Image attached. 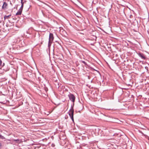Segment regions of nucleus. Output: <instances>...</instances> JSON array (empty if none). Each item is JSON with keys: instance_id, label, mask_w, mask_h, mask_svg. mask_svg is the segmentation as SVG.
Masks as SVG:
<instances>
[{"instance_id": "f257e3e1", "label": "nucleus", "mask_w": 149, "mask_h": 149, "mask_svg": "<svg viewBox=\"0 0 149 149\" xmlns=\"http://www.w3.org/2000/svg\"><path fill=\"white\" fill-rule=\"evenodd\" d=\"M1 87L2 88V90L0 91V92L2 93L3 95H6L8 91L6 88L4 87L2 85L1 86Z\"/></svg>"}, {"instance_id": "9b49d317", "label": "nucleus", "mask_w": 149, "mask_h": 149, "mask_svg": "<svg viewBox=\"0 0 149 149\" xmlns=\"http://www.w3.org/2000/svg\"><path fill=\"white\" fill-rule=\"evenodd\" d=\"M80 62L81 63H83L85 65H88L87 63L85 61L82 60H80Z\"/></svg>"}, {"instance_id": "72a5a7b5", "label": "nucleus", "mask_w": 149, "mask_h": 149, "mask_svg": "<svg viewBox=\"0 0 149 149\" xmlns=\"http://www.w3.org/2000/svg\"><path fill=\"white\" fill-rule=\"evenodd\" d=\"M8 141H10V140H8Z\"/></svg>"}, {"instance_id": "4be33fe9", "label": "nucleus", "mask_w": 149, "mask_h": 149, "mask_svg": "<svg viewBox=\"0 0 149 149\" xmlns=\"http://www.w3.org/2000/svg\"><path fill=\"white\" fill-rule=\"evenodd\" d=\"M132 12L134 13L135 14H136L135 13H134V11L133 10H131Z\"/></svg>"}, {"instance_id": "9d476101", "label": "nucleus", "mask_w": 149, "mask_h": 149, "mask_svg": "<svg viewBox=\"0 0 149 149\" xmlns=\"http://www.w3.org/2000/svg\"><path fill=\"white\" fill-rule=\"evenodd\" d=\"M2 61L1 60V59L0 58V66H2V67H3L4 66V63H3L2 64Z\"/></svg>"}, {"instance_id": "aec40b11", "label": "nucleus", "mask_w": 149, "mask_h": 149, "mask_svg": "<svg viewBox=\"0 0 149 149\" xmlns=\"http://www.w3.org/2000/svg\"><path fill=\"white\" fill-rule=\"evenodd\" d=\"M93 70H95V71H96L98 73H99V74H100V72H99V71L97 70H95V69H93Z\"/></svg>"}, {"instance_id": "b1692460", "label": "nucleus", "mask_w": 149, "mask_h": 149, "mask_svg": "<svg viewBox=\"0 0 149 149\" xmlns=\"http://www.w3.org/2000/svg\"><path fill=\"white\" fill-rule=\"evenodd\" d=\"M2 145L1 143H0V149L1 148Z\"/></svg>"}, {"instance_id": "cd10ccee", "label": "nucleus", "mask_w": 149, "mask_h": 149, "mask_svg": "<svg viewBox=\"0 0 149 149\" xmlns=\"http://www.w3.org/2000/svg\"><path fill=\"white\" fill-rule=\"evenodd\" d=\"M21 3H24L23 2V0H21Z\"/></svg>"}, {"instance_id": "6e6552de", "label": "nucleus", "mask_w": 149, "mask_h": 149, "mask_svg": "<svg viewBox=\"0 0 149 149\" xmlns=\"http://www.w3.org/2000/svg\"><path fill=\"white\" fill-rule=\"evenodd\" d=\"M11 16V14H10L8 15H5L4 16V20L6 19H8L9 18H10V17Z\"/></svg>"}, {"instance_id": "f8f14e48", "label": "nucleus", "mask_w": 149, "mask_h": 149, "mask_svg": "<svg viewBox=\"0 0 149 149\" xmlns=\"http://www.w3.org/2000/svg\"><path fill=\"white\" fill-rule=\"evenodd\" d=\"M52 42L48 41V47L49 48L51 45Z\"/></svg>"}, {"instance_id": "4468645a", "label": "nucleus", "mask_w": 149, "mask_h": 149, "mask_svg": "<svg viewBox=\"0 0 149 149\" xmlns=\"http://www.w3.org/2000/svg\"><path fill=\"white\" fill-rule=\"evenodd\" d=\"M13 141L14 142H19L20 141V140L19 139H13Z\"/></svg>"}, {"instance_id": "39448f33", "label": "nucleus", "mask_w": 149, "mask_h": 149, "mask_svg": "<svg viewBox=\"0 0 149 149\" xmlns=\"http://www.w3.org/2000/svg\"><path fill=\"white\" fill-rule=\"evenodd\" d=\"M54 39L53 34L52 33H49V41L53 42Z\"/></svg>"}, {"instance_id": "f3484780", "label": "nucleus", "mask_w": 149, "mask_h": 149, "mask_svg": "<svg viewBox=\"0 0 149 149\" xmlns=\"http://www.w3.org/2000/svg\"><path fill=\"white\" fill-rule=\"evenodd\" d=\"M22 6L20 8V9H22L23 8V4L24 3H21Z\"/></svg>"}, {"instance_id": "f03ea898", "label": "nucleus", "mask_w": 149, "mask_h": 149, "mask_svg": "<svg viewBox=\"0 0 149 149\" xmlns=\"http://www.w3.org/2000/svg\"><path fill=\"white\" fill-rule=\"evenodd\" d=\"M68 96L69 97L70 100L73 102V105H74V103L75 102V96L73 94L71 93H70L68 95Z\"/></svg>"}, {"instance_id": "7ed1b4c3", "label": "nucleus", "mask_w": 149, "mask_h": 149, "mask_svg": "<svg viewBox=\"0 0 149 149\" xmlns=\"http://www.w3.org/2000/svg\"><path fill=\"white\" fill-rule=\"evenodd\" d=\"M74 105H71V108L69 110V112L68 113V114L70 116H73L74 110L73 109Z\"/></svg>"}, {"instance_id": "a211bd4d", "label": "nucleus", "mask_w": 149, "mask_h": 149, "mask_svg": "<svg viewBox=\"0 0 149 149\" xmlns=\"http://www.w3.org/2000/svg\"><path fill=\"white\" fill-rule=\"evenodd\" d=\"M70 117L71 120L72 121L74 122V120L73 116H70Z\"/></svg>"}, {"instance_id": "5701e85b", "label": "nucleus", "mask_w": 149, "mask_h": 149, "mask_svg": "<svg viewBox=\"0 0 149 149\" xmlns=\"http://www.w3.org/2000/svg\"><path fill=\"white\" fill-rule=\"evenodd\" d=\"M94 39H95V40H96L97 37L96 36H94Z\"/></svg>"}, {"instance_id": "c756f323", "label": "nucleus", "mask_w": 149, "mask_h": 149, "mask_svg": "<svg viewBox=\"0 0 149 149\" xmlns=\"http://www.w3.org/2000/svg\"><path fill=\"white\" fill-rule=\"evenodd\" d=\"M145 68H146V69L147 68H148V67H145Z\"/></svg>"}, {"instance_id": "473e14b6", "label": "nucleus", "mask_w": 149, "mask_h": 149, "mask_svg": "<svg viewBox=\"0 0 149 149\" xmlns=\"http://www.w3.org/2000/svg\"><path fill=\"white\" fill-rule=\"evenodd\" d=\"M92 81H93V80H91V82H92Z\"/></svg>"}, {"instance_id": "393cba45", "label": "nucleus", "mask_w": 149, "mask_h": 149, "mask_svg": "<svg viewBox=\"0 0 149 149\" xmlns=\"http://www.w3.org/2000/svg\"><path fill=\"white\" fill-rule=\"evenodd\" d=\"M97 12V13H98V10H95V11H93V12H95V13H96V12Z\"/></svg>"}, {"instance_id": "bb28decb", "label": "nucleus", "mask_w": 149, "mask_h": 149, "mask_svg": "<svg viewBox=\"0 0 149 149\" xmlns=\"http://www.w3.org/2000/svg\"><path fill=\"white\" fill-rule=\"evenodd\" d=\"M91 77H90V76H88V79H90Z\"/></svg>"}, {"instance_id": "423d86ee", "label": "nucleus", "mask_w": 149, "mask_h": 149, "mask_svg": "<svg viewBox=\"0 0 149 149\" xmlns=\"http://www.w3.org/2000/svg\"><path fill=\"white\" fill-rule=\"evenodd\" d=\"M22 10H18V11L15 14V15L17 16L20 15L21 14Z\"/></svg>"}, {"instance_id": "ddd939ff", "label": "nucleus", "mask_w": 149, "mask_h": 149, "mask_svg": "<svg viewBox=\"0 0 149 149\" xmlns=\"http://www.w3.org/2000/svg\"><path fill=\"white\" fill-rule=\"evenodd\" d=\"M74 13V15L78 17H79L80 15H81L79 13Z\"/></svg>"}, {"instance_id": "dca6fc26", "label": "nucleus", "mask_w": 149, "mask_h": 149, "mask_svg": "<svg viewBox=\"0 0 149 149\" xmlns=\"http://www.w3.org/2000/svg\"><path fill=\"white\" fill-rule=\"evenodd\" d=\"M44 89L46 92H47L48 91V88L47 87H44Z\"/></svg>"}, {"instance_id": "7c9ffc66", "label": "nucleus", "mask_w": 149, "mask_h": 149, "mask_svg": "<svg viewBox=\"0 0 149 149\" xmlns=\"http://www.w3.org/2000/svg\"><path fill=\"white\" fill-rule=\"evenodd\" d=\"M42 13H43H43H43V11H42Z\"/></svg>"}, {"instance_id": "2f4dec72", "label": "nucleus", "mask_w": 149, "mask_h": 149, "mask_svg": "<svg viewBox=\"0 0 149 149\" xmlns=\"http://www.w3.org/2000/svg\"><path fill=\"white\" fill-rule=\"evenodd\" d=\"M115 11L116 12H117V11H116V10H115Z\"/></svg>"}, {"instance_id": "c85d7f7f", "label": "nucleus", "mask_w": 149, "mask_h": 149, "mask_svg": "<svg viewBox=\"0 0 149 149\" xmlns=\"http://www.w3.org/2000/svg\"><path fill=\"white\" fill-rule=\"evenodd\" d=\"M140 132L141 133V134H143V132L141 131H140Z\"/></svg>"}, {"instance_id": "2eb2a0df", "label": "nucleus", "mask_w": 149, "mask_h": 149, "mask_svg": "<svg viewBox=\"0 0 149 149\" xmlns=\"http://www.w3.org/2000/svg\"><path fill=\"white\" fill-rule=\"evenodd\" d=\"M0 139H5V138L4 137V136L0 134Z\"/></svg>"}, {"instance_id": "0eeeda50", "label": "nucleus", "mask_w": 149, "mask_h": 149, "mask_svg": "<svg viewBox=\"0 0 149 149\" xmlns=\"http://www.w3.org/2000/svg\"><path fill=\"white\" fill-rule=\"evenodd\" d=\"M7 6L8 4L6 2H4L2 7V8L3 9L7 8Z\"/></svg>"}, {"instance_id": "20e7f679", "label": "nucleus", "mask_w": 149, "mask_h": 149, "mask_svg": "<svg viewBox=\"0 0 149 149\" xmlns=\"http://www.w3.org/2000/svg\"><path fill=\"white\" fill-rule=\"evenodd\" d=\"M137 54L138 56L141 58V59L143 60H145L147 58L146 56L143 53H137Z\"/></svg>"}, {"instance_id": "a878e982", "label": "nucleus", "mask_w": 149, "mask_h": 149, "mask_svg": "<svg viewBox=\"0 0 149 149\" xmlns=\"http://www.w3.org/2000/svg\"><path fill=\"white\" fill-rule=\"evenodd\" d=\"M9 70V68H8L6 70H5L6 71H7Z\"/></svg>"}, {"instance_id": "412c9836", "label": "nucleus", "mask_w": 149, "mask_h": 149, "mask_svg": "<svg viewBox=\"0 0 149 149\" xmlns=\"http://www.w3.org/2000/svg\"><path fill=\"white\" fill-rule=\"evenodd\" d=\"M51 146L52 147H54L55 146V145L54 143H52V144Z\"/></svg>"}, {"instance_id": "1a4fd4ad", "label": "nucleus", "mask_w": 149, "mask_h": 149, "mask_svg": "<svg viewBox=\"0 0 149 149\" xmlns=\"http://www.w3.org/2000/svg\"><path fill=\"white\" fill-rule=\"evenodd\" d=\"M43 77V75H41L40 74V76L38 77V80L39 81H41V77Z\"/></svg>"}, {"instance_id": "6ab92c4d", "label": "nucleus", "mask_w": 149, "mask_h": 149, "mask_svg": "<svg viewBox=\"0 0 149 149\" xmlns=\"http://www.w3.org/2000/svg\"><path fill=\"white\" fill-rule=\"evenodd\" d=\"M70 117L71 120L72 121L74 122V120L73 116H70Z\"/></svg>"}]
</instances>
